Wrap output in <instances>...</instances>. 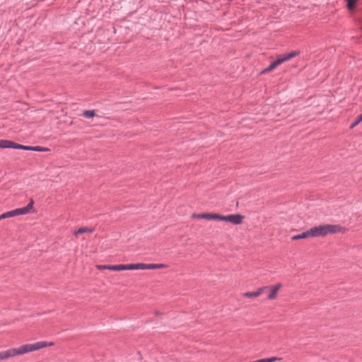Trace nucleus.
<instances>
[{"instance_id": "obj_18", "label": "nucleus", "mask_w": 362, "mask_h": 362, "mask_svg": "<svg viewBox=\"0 0 362 362\" xmlns=\"http://www.w3.org/2000/svg\"><path fill=\"white\" fill-rule=\"evenodd\" d=\"M277 59H278L279 61H280V62H280V64H282L283 62H286V61H288V60L291 59V57H290V56H289V54H284V55H280V56H279V57L277 58Z\"/></svg>"}, {"instance_id": "obj_10", "label": "nucleus", "mask_w": 362, "mask_h": 362, "mask_svg": "<svg viewBox=\"0 0 362 362\" xmlns=\"http://www.w3.org/2000/svg\"><path fill=\"white\" fill-rule=\"evenodd\" d=\"M280 61H279L278 59L274 61L272 63H271V64L267 67L266 69H264V70H262L261 71V74H267L271 71H272L273 69H274L277 66L280 65Z\"/></svg>"}, {"instance_id": "obj_21", "label": "nucleus", "mask_w": 362, "mask_h": 362, "mask_svg": "<svg viewBox=\"0 0 362 362\" xmlns=\"http://www.w3.org/2000/svg\"><path fill=\"white\" fill-rule=\"evenodd\" d=\"M136 270L137 269H141V270L148 269V264L136 263Z\"/></svg>"}, {"instance_id": "obj_24", "label": "nucleus", "mask_w": 362, "mask_h": 362, "mask_svg": "<svg viewBox=\"0 0 362 362\" xmlns=\"http://www.w3.org/2000/svg\"><path fill=\"white\" fill-rule=\"evenodd\" d=\"M359 119L362 121V113L358 116Z\"/></svg>"}, {"instance_id": "obj_3", "label": "nucleus", "mask_w": 362, "mask_h": 362, "mask_svg": "<svg viewBox=\"0 0 362 362\" xmlns=\"http://www.w3.org/2000/svg\"><path fill=\"white\" fill-rule=\"evenodd\" d=\"M244 216L240 214L223 216L218 214L216 215V220L228 221L234 225H240L243 223Z\"/></svg>"}, {"instance_id": "obj_19", "label": "nucleus", "mask_w": 362, "mask_h": 362, "mask_svg": "<svg viewBox=\"0 0 362 362\" xmlns=\"http://www.w3.org/2000/svg\"><path fill=\"white\" fill-rule=\"evenodd\" d=\"M357 1L358 0H346L348 9L349 10L354 9Z\"/></svg>"}, {"instance_id": "obj_6", "label": "nucleus", "mask_w": 362, "mask_h": 362, "mask_svg": "<svg viewBox=\"0 0 362 362\" xmlns=\"http://www.w3.org/2000/svg\"><path fill=\"white\" fill-rule=\"evenodd\" d=\"M216 213H203L199 214H193V217L206 220H216Z\"/></svg>"}, {"instance_id": "obj_20", "label": "nucleus", "mask_w": 362, "mask_h": 362, "mask_svg": "<svg viewBox=\"0 0 362 362\" xmlns=\"http://www.w3.org/2000/svg\"><path fill=\"white\" fill-rule=\"evenodd\" d=\"M13 216H15L13 210L6 211V212L1 214V217H2L3 219L10 218V217H13Z\"/></svg>"}, {"instance_id": "obj_1", "label": "nucleus", "mask_w": 362, "mask_h": 362, "mask_svg": "<svg viewBox=\"0 0 362 362\" xmlns=\"http://www.w3.org/2000/svg\"><path fill=\"white\" fill-rule=\"evenodd\" d=\"M51 346L52 343L47 344L46 341H37L34 344H27L18 348H12L6 351H0V360L7 359L18 355H22L28 352L34 351Z\"/></svg>"}, {"instance_id": "obj_14", "label": "nucleus", "mask_w": 362, "mask_h": 362, "mask_svg": "<svg viewBox=\"0 0 362 362\" xmlns=\"http://www.w3.org/2000/svg\"><path fill=\"white\" fill-rule=\"evenodd\" d=\"M30 151H36V152H47L49 151V149L46 147L35 146H30Z\"/></svg>"}, {"instance_id": "obj_23", "label": "nucleus", "mask_w": 362, "mask_h": 362, "mask_svg": "<svg viewBox=\"0 0 362 362\" xmlns=\"http://www.w3.org/2000/svg\"><path fill=\"white\" fill-rule=\"evenodd\" d=\"M288 54H289V56H290V57L291 59L293 57H295L299 55L300 51H298V50L297 51H293V52H291L290 53H288Z\"/></svg>"}, {"instance_id": "obj_25", "label": "nucleus", "mask_w": 362, "mask_h": 362, "mask_svg": "<svg viewBox=\"0 0 362 362\" xmlns=\"http://www.w3.org/2000/svg\"><path fill=\"white\" fill-rule=\"evenodd\" d=\"M156 315H160V313L159 312H156Z\"/></svg>"}, {"instance_id": "obj_9", "label": "nucleus", "mask_w": 362, "mask_h": 362, "mask_svg": "<svg viewBox=\"0 0 362 362\" xmlns=\"http://www.w3.org/2000/svg\"><path fill=\"white\" fill-rule=\"evenodd\" d=\"M311 238V235H310V230H307L298 235H294L291 238V239L293 240H300V239H305V238Z\"/></svg>"}, {"instance_id": "obj_22", "label": "nucleus", "mask_w": 362, "mask_h": 362, "mask_svg": "<svg viewBox=\"0 0 362 362\" xmlns=\"http://www.w3.org/2000/svg\"><path fill=\"white\" fill-rule=\"evenodd\" d=\"M361 120L359 119V117H357L356 119L350 125V128L353 129L355 127L357 124H358Z\"/></svg>"}, {"instance_id": "obj_11", "label": "nucleus", "mask_w": 362, "mask_h": 362, "mask_svg": "<svg viewBox=\"0 0 362 362\" xmlns=\"http://www.w3.org/2000/svg\"><path fill=\"white\" fill-rule=\"evenodd\" d=\"M13 141L6 139L0 140V148H12Z\"/></svg>"}, {"instance_id": "obj_7", "label": "nucleus", "mask_w": 362, "mask_h": 362, "mask_svg": "<svg viewBox=\"0 0 362 362\" xmlns=\"http://www.w3.org/2000/svg\"><path fill=\"white\" fill-rule=\"evenodd\" d=\"M264 291H266V288H259L256 291L253 292H246L243 294L245 297L247 298H256L259 296Z\"/></svg>"}, {"instance_id": "obj_17", "label": "nucleus", "mask_w": 362, "mask_h": 362, "mask_svg": "<svg viewBox=\"0 0 362 362\" xmlns=\"http://www.w3.org/2000/svg\"><path fill=\"white\" fill-rule=\"evenodd\" d=\"M122 270H136V264H122Z\"/></svg>"}, {"instance_id": "obj_13", "label": "nucleus", "mask_w": 362, "mask_h": 362, "mask_svg": "<svg viewBox=\"0 0 362 362\" xmlns=\"http://www.w3.org/2000/svg\"><path fill=\"white\" fill-rule=\"evenodd\" d=\"M13 149H19V150H24V151H30V146H24L22 144H19L17 143H15L13 141V144L12 146Z\"/></svg>"}, {"instance_id": "obj_2", "label": "nucleus", "mask_w": 362, "mask_h": 362, "mask_svg": "<svg viewBox=\"0 0 362 362\" xmlns=\"http://www.w3.org/2000/svg\"><path fill=\"white\" fill-rule=\"evenodd\" d=\"M310 233L311 238L324 237L328 234H334L341 230L339 225L323 224L310 228Z\"/></svg>"}, {"instance_id": "obj_16", "label": "nucleus", "mask_w": 362, "mask_h": 362, "mask_svg": "<svg viewBox=\"0 0 362 362\" xmlns=\"http://www.w3.org/2000/svg\"><path fill=\"white\" fill-rule=\"evenodd\" d=\"M83 115L86 118H92L95 116V112L93 110H88L83 111Z\"/></svg>"}, {"instance_id": "obj_12", "label": "nucleus", "mask_w": 362, "mask_h": 362, "mask_svg": "<svg viewBox=\"0 0 362 362\" xmlns=\"http://www.w3.org/2000/svg\"><path fill=\"white\" fill-rule=\"evenodd\" d=\"M93 229L92 228L81 227L74 232L75 235L82 234L83 233H92Z\"/></svg>"}, {"instance_id": "obj_5", "label": "nucleus", "mask_w": 362, "mask_h": 362, "mask_svg": "<svg viewBox=\"0 0 362 362\" xmlns=\"http://www.w3.org/2000/svg\"><path fill=\"white\" fill-rule=\"evenodd\" d=\"M281 284H277L273 286H263L262 288H266V290H269V293L267 296V298L269 300H273L276 298L277 293L279 290L281 288Z\"/></svg>"}, {"instance_id": "obj_15", "label": "nucleus", "mask_w": 362, "mask_h": 362, "mask_svg": "<svg viewBox=\"0 0 362 362\" xmlns=\"http://www.w3.org/2000/svg\"><path fill=\"white\" fill-rule=\"evenodd\" d=\"M148 269H163L168 266L164 264H148Z\"/></svg>"}, {"instance_id": "obj_4", "label": "nucleus", "mask_w": 362, "mask_h": 362, "mask_svg": "<svg viewBox=\"0 0 362 362\" xmlns=\"http://www.w3.org/2000/svg\"><path fill=\"white\" fill-rule=\"evenodd\" d=\"M33 204L34 202L31 199L26 206L14 209L13 211L15 216L19 215H25L31 213L33 209Z\"/></svg>"}, {"instance_id": "obj_8", "label": "nucleus", "mask_w": 362, "mask_h": 362, "mask_svg": "<svg viewBox=\"0 0 362 362\" xmlns=\"http://www.w3.org/2000/svg\"><path fill=\"white\" fill-rule=\"evenodd\" d=\"M98 268L100 269H108L112 271H122V264L117 265H100L98 266Z\"/></svg>"}]
</instances>
